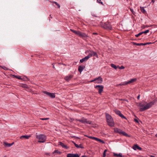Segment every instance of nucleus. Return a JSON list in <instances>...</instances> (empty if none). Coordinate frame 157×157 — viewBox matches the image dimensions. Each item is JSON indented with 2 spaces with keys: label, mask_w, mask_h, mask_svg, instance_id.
<instances>
[{
  "label": "nucleus",
  "mask_w": 157,
  "mask_h": 157,
  "mask_svg": "<svg viewBox=\"0 0 157 157\" xmlns=\"http://www.w3.org/2000/svg\"><path fill=\"white\" fill-rule=\"evenodd\" d=\"M155 101L153 100L148 103L146 102H140L137 104V106L140 108V111L142 112L151 108L155 103Z\"/></svg>",
  "instance_id": "1"
},
{
  "label": "nucleus",
  "mask_w": 157,
  "mask_h": 157,
  "mask_svg": "<svg viewBox=\"0 0 157 157\" xmlns=\"http://www.w3.org/2000/svg\"><path fill=\"white\" fill-rule=\"evenodd\" d=\"M105 116L108 124L110 127L114 126V122L111 116L108 113H106Z\"/></svg>",
  "instance_id": "2"
},
{
  "label": "nucleus",
  "mask_w": 157,
  "mask_h": 157,
  "mask_svg": "<svg viewBox=\"0 0 157 157\" xmlns=\"http://www.w3.org/2000/svg\"><path fill=\"white\" fill-rule=\"evenodd\" d=\"M36 138L38 140V142L40 143L44 142L46 139V136L42 134L36 135Z\"/></svg>",
  "instance_id": "3"
},
{
  "label": "nucleus",
  "mask_w": 157,
  "mask_h": 157,
  "mask_svg": "<svg viewBox=\"0 0 157 157\" xmlns=\"http://www.w3.org/2000/svg\"><path fill=\"white\" fill-rule=\"evenodd\" d=\"M114 132L117 133H119V134L122 135L123 136H125L128 137H129L130 136L125 132L122 131L120 129L117 128H114Z\"/></svg>",
  "instance_id": "4"
},
{
  "label": "nucleus",
  "mask_w": 157,
  "mask_h": 157,
  "mask_svg": "<svg viewBox=\"0 0 157 157\" xmlns=\"http://www.w3.org/2000/svg\"><path fill=\"white\" fill-rule=\"evenodd\" d=\"M73 33H74L75 34L77 35L80 37L82 38H85L87 36V35L84 33H82L80 32L77 30H71Z\"/></svg>",
  "instance_id": "5"
},
{
  "label": "nucleus",
  "mask_w": 157,
  "mask_h": 157,
  "mask_svg": "<svg viewBox=\"0 0 157 157\" xmlns=\"http://www.w3.org/2000/svg\"><path fill=\"white\" fill-rule=\"evenodd\" d=\"M91 82H94L95 83L100 84L101 83L103 82V79L101 77L99 76L98 78H94V80L90 81Z\"/></svg>",
  "instance_id": "6"
},
{
  "label": "nucleus",
  "mask_w": 157,
  "mask_h": 157,
  "mask_svg": "<svg viewBox=\"0 0 157 157\" xmlns=\"http://www.w3.org/2000/svg\"><path fill=\"white\" fill-rule=\"evenodd\" d=\"M76 120L83 124L86 123L89 124H91V121H88L87 119L85 118L84 117H82L80 119H76Z\"/></svg>",
  "instance_id": "7"
},
{
  "label": "nucleus",
  "mask_w": 157,
  "mask_h": 157,
  "mask_svg": "<svg viewBox=\"0 0 157 157\" xmlns=\"http://www.w3.org/2000/svg\"><path fill=\"white\" fill-rule=\"evenodd\" d=\"M102 27L105 29H111L112 27L109 22H107L101 25Z\"/></svg>",
  "instance_id": "8"
},
{
  "label": "nucleus",
  "mask_w": 157,
  "mask_h": 157,
  "mask_svg": "<svg viewBox=\"0 0 157 157\" xmlns=\"http://www.w3.org/2000/svg\"><path fill=\"white\" fill-rule=\"evenodd\" d=\"M94 87L98 90V93L100 94H101L103 91L104 86L102 85H97Z\"/></svg>",
  "instance_id": "9"
},
{
  "label": "nucleus",
  "mask_w": 157,
  "mask_h": 157,
  "mask_svg": "<svg viewBox=\"0 0 157 157\" xmlns=\"http://www.w3.org/2000/svg\"><path fill=\"white\" fill-rule=\"evenodd\" d=\"M114 111L117 114L119 115L121 118L126 119V118L121 113L120 111L116 109L114 110Z\"/></svg>",
  "instance_id": "10"
},
{
  "label": "nucleus",
  "mask_w": 157,
  "mask_h": 157,
  "mask_svg": "<svg viewBox=\"0 0 157 157\" xmlns=\"http://www.w3.org/2000/svg\"><path fill=\"white\" fill-rule=\"evenodd\" d=\"M73 77V75L69 74L68 75L65 76L64 79L67 82H68Z\"/></svg>",
  "instance_id": "11"
},
{
  "label": "nucleus",
  "mask_w": 157,
  "mask_h": 157,
  "mask_svg": "<svg viewBox=\"0 0 157 157\" xmlns=\"http://www.w3.org/2000/svg\"><path fill=\"white\" fill-rule=\"evenodd\" d=\"M79 156L77 154H68L67 155V157H79Z\"/></svg>",
  "instance_id": "12"
},
{
  "label": "nucleus",
  "mask_w": 157,
  "mask_h": 157,
  "mask_svg": "<svg viewBox=\"0 0 157 157\" xmlns=\"http://www.w3.org/2000/svg\"><path fill=\"white\" fill-rule=\"evenodd\" d=\"M136 78L132 79L130 80H129L127 82H125L124 83V84L127 85L128 84H130L131 83H132L135 82V81H136Z\"/></svg>",
  "instance_id": "13"
},
{
  "label": "nucleus",
  "mask_w": 157,
  "mask_h": 157,
  "mask_svg": "<svg viewBox=\"0 0 157 157\" xmlns=\"http://www.w3.org/2000/svg\"><path fill=\"white\" fill-rule=\"evenodd\" d=\"M132 148L135 150H136L137 149H138L139 150H141L142 149V148L137 144L134 145Z\"/></svg>",
  "instance_id": "14"
},
{
  "label": "nucleus",
  "mask_w": 157,
  "mask_h": 157,
  "mask_svg": "<svg viewBox=\"0 0 157 157\" xmlns=\"http://www.w3.org/2000/svg\"><path fill=\"white\" fill-rule=\"evenodd\" d=\"M59 145H60L62 147L65 148L67 149H68L69 148L68 147L65 145L63 143H62V142H59Z\"/></svg>",
  "instance_id": "15"
},
{
  "label": "nucleus",
  "mask_w": 157,
  "mask_h": 157,
  "mask_svg": "<svg viewBox=\"0 0 157 157\" xmlns=\"http://www.w3.org/2000/svg\"><path fill=\"white\" fill-rule=\"evenodd\" d=\"M149 30H146L145 31L140 32L139 33L137 34H136L135 36L136 37H139L143 33H147L149 32Z\"/></svg>",
  "instance_id": "16"
},
{
  "label": "nucleus",
  "mask_w": 157,
  "mask_h": 157,
  "mask_svg": "<svg viewBox=\"0 0 157 157\" xmlns=\"http://www.w3.org/2000/svg\"><path fill=\"white\" fill-rule=\"evenodd\" d=\"M85 67L84 66H79L78 67V71L81 73Z\"/></svg>",
  "instance_id": "17"
},
{
  "label": "nucleus",
  "mask_w": 157,
  "mask_h": 157,
  "mask_svg": "<svg viewBox=\"0 0 157 157\" xmlns=\"http://www.w3.org/2000/svg\"><path fill=\"white\" fill-rule=\"evenodd\" d=\"M73 143H74L75 146L77 148H83L84 147L82 146V145L81 144H80L79 145L78 144H76L74 142H73Z\"/></svg>",
  "instance_id": "18"
},
{
  "label": "nucleus",
  "mask_w": 157,
  "mask_h": 157,
  "mask_svg": "<svg viewBox=\"0 0 157 157\" xmlns=\"http://www.w3.org/2000/svg\"><path fill=\"white\" fill-rule=\"evenodd\" d=\"M13 144V143L11 144H9L6 142H5L4 143V145L6 146L7 147H10Z\"/></svg>",
  "instance_id": "19"
},
{
  "label": "nucleus",
  "mask_w": 157,
  "mask_h": 157,
  "mask_svg": "<svg viewBox=\"0 0 157 157\" xmlns=\"http://www.w3.org/2000/svg\"><path fill=\"white\" fill-rule=\"evenodd\" d=\"M30 136H28V135H23L21 136L20 138L22 139L23 138H25L26 139H29V138L30 137Z\"/></svg>",
  "instance_id": "20"
},
{
  "label": "nucleus",
  "mask_w": 157,
  "mask_h": 157,
  "mask_svg": "<svg viewBox=\"0 0 157 157\" xmlns=\"http://www.w3.org/2000/svg\"><path fill=\"white\" fill-rule=\"evenodd\" d=\"M94 140L102 144H104L105 143L104 142L103 140L96 137H95V138H94Z\"/></svg>",
  "instance_id": "21"
},
{
  "label": "nucleus",
  "mask_w": 157,
  "mask_h": 157,
  "mask_svg": "<svg viewBox=\"0 0 157 157\" xmlns=\"http://www.w3.org/2000/svg\"><path fill=\"white\" fill-rule=\"evenodd\" d=\"M90 52L92 53V56H96L98 57V56L96 52L93 51H90Z\"/></svg>",
  "instance_id": "22"
},
{
  "label": "nucleus",
  "mask_w": 157,
  "mask_h": 157,
  "mask_svg": "<svg viewBox=\"0 0 157 157\" xmlns=\"http://www.w3.org/2000/svg\"><path fill=\"white\" fill-rule=\"evenodd\" d=\"M140 10L144 14H145L146 13V11L144 9L143 7H140Z\"/></svg>",
  "instance_id": "23"
},
{
  "label": "nucleus",
  "mask_w": 157,
  "mask_h": 157,
  "mask_svg": "<svg viewBox=\"0 0 157 157\" xmlns=\"http://www.w3.org/2000/svg\"><path fill=\"white\" fill-rule=\"evenodd\" d=\"M49 96L52 98H54L55 97V94L53 93H50Z\"/></svg>",
  "instance_id": "24"
},
{
  "label": "nucleus",
  "mask_w": 157,
  "mask_h": 157,
  "mask_svg": "<svg viewBox=\"0 0 157 157\" xmlns=\"http://www.w3.org/2000/svg\"><path fill=\"white\" fill-rule=\"evenodd\" d=\"M114 155L115 156L117 157H122V154L121 153H119V154H117V153H114Z\"/></svg>",
  "instance_id": "25"
},
{
  "label": "nucleus",
  "mask_w": 157,
  "mask_h": 157,
  "mask_svg": "<svg viewBox=\"0 0 157 157\" xmlns=\"http://www.w3.org/2000/svg\"><path fill=\"white\" fill-rule=\"evenodd\" d=\"M133 44L134 45H136L137 46H141L144 45L143 43H137L135 42H132Z\"/></svg>",
  "instance_id": "26"
},
{
  "label": "nucleus",
  "mask_w": 157,
  "mask_h": 157,
  "mask_svg": "<svg viewBox=\"0 0 157 157\" xmlns=\"http://www.w3.org/2000/svg\"><path fill=\"white\" fill-rule=\"evenodd\" d=\"M111 66L114 68L115 69H117V66H116V65L114 64H111Z\"/></svg>",
  "instance_id": "27"
},
{
  "label": "nucleus",
  "mask_w": 157,
  "mask_h": 157,
  "mask_svg": "<svg viewBox=\"0 0 157 157\" xmlns=\"http://www.w3.org/2000/svg\"><path fill=\"white\" fill-rule=\"evenodd\" d=\"M87 61L86 60V59L84 57V58H82V59H80V62L82 63L83 62H84V61Z\"/></svg>",
  "instance_id": "28"
},
{
  "label": "nucleus",
  "mask_w": 157,
  "mask_h": 157,
  "mask_svg": "<svg viewBox=\"0 0 157 157\" xmlns=\"http://www.w3.org/2000/svg\"><path fill=\"white\" fill-rule=\"evenodd\" d=\"M13 76L14 77H15V78H17L18 79H21V77L20 76H16V75H13Z\"/></svg>",
  "instance_id": "29"
},
{
  "label": "nucleus",
  "mask_w": 157,
  "mask_h": 157,
  "mask_svg": "<svg viewBox=\"0 0 157 157\" xmlns=\"http://www.w3.org/2000/svg\"><path fill=\"white\" fill-rule=\"evenodd\" d=\"M43 93L48 95V96H49V94L50 93L48 92L47 91H44L43 92Z\"/></svg>",
  "instance_id": "30"
},
{
  "label": "nucleus",
  "mask_w": 157,
  "mask_h": 157,
  "mask_svg": "<svg viewBox=\"0 0 157 157\" xmlns=\"http://www.w3.org/2000/svg\"><path fill=\"white\" fill-rule=\"evenodd\" d=\"M97 2H98V3H100L101 4V5H103L104 4L103 3V2L101 1V0H97Z\"/></svg>",
  "instance_id": "31"
},
{
  "label": "nucleus",
  "mask_w": 157,
  "mask_h": 157,
  "mask_svg": "<svg viewBox=\"0 0 157 157\" xmlns=\"http://www.w3.org/2000/svg\"><path fill=\"white\" fill-rule=\"evenodd\" d=\"M107 150H105L104 151L103 153V157H105L106 156V153L107 151Z\"/></svg>",
  "instance_id": "32"
},
{
  "label": "nucleus",
  "mask_w": 157,
  "mask_h": 157,
  "mask_svg": "<svg viewBox=\"0 0 157 157\" xmlns=\"http://www.w3.org/2000/svg\"><path fill=\"white\" fill-rule=\"evenodd\" d=\"M151 44V42H147V43H143L144 45H146L147 44Z\"/></svg>",
  "instance_id": "33"
},
{
  "label": "nucleus",
  "mask_w": 157,
  "mask_h": 157,
  "mask_svg": "<svg viewBox=\"0 0 157 157\" xmlns=\"http://www.w3.org/2000/svg\"><path fill=\"white\" fill-rule=\"evenodd\" d=\"M119 68L120 69H124V67L123 66H121V67H119Z\"/></svg>",
  "instance_id": "34"
},
{
  "label": "nucleus",
  "mask_w": 157,
  "mask_h": 157,
  "mask_svg": "<svg viewBox=\"0 0 157 157\" xmlns=\"http://www.w3.org/2000/svg\"><path fill=\"white\" fill-rule=\"evenodd\" d=\"M54 153H59L60 152L58 150H55L54 151Z\"/></svg>",
  "instance_id": "35"
},
{
  "label": "nucleus",
  "mask_w": 157,
  "mask_h": 157,
  "mask_svg": "<svg viewBox=\"0 0 157 157\" xmlns=\"http://www.w3.org/2000/svg\"><path fill=\"white\" fill-rule=\"evenodd\" d=\"M86 137H88V138H90V139H94V138H95V137H92V136H86Z\"/></svg>",
  "instance_id": "36"
},
{
  "label": "nucleus",
  "mask_w": 157,
  "mask_h": 157,
  "mask_svg": "<svg viewBox=\"0 0 157 157\" xmlns=\"http://www.w3.org/2000/svg\"><path fill=\"white\" fill-rule=\"evenodd\" d=\"M2 67L4 70H8L7 68L6 67L3 66H2Z\"/></svg>",
  "instance_id": "37"
},
{
  "label": "nucleus",
  "mask_w": 157,
  "mask_h": 157,
  "mask_svg": "<svg viewBox=\"0 0 157 157\" xmlns=\"http://www.w3.org/2000/svg\"><path fill=\"white\" fill-rule=\"evenodd\" d=\"M48 119L49 118H40V119L42 120H48Z\"/></svg>",
  "instance_id": "38"
},
{
  "label": "nucleus",
  "mask_w": 157,
  "mask_h": 157,
  "mask_svg": "<svg viewBox=\"0 0 157 157\" xmlns=\"http://www.w3.org/2000/svg\"><path fill=\"white\" fill-rule=\"evenodd\" d=\"M88 56H89V57L90 58L92 56V53L90 52L88 55Z\"/></svg>",
  "instance_id": "39"
},
{
  "label": "nucleus",
  "mask_w": 157,
  "mask_h": 157,
  "mask_svg": "<svg viewBox=\"0 0 157 157\" xmlns=\"http://www.w3.org/2000/svg\"><path fill=\"white\" fill-rule=\"evenodd\" d=\"M149 0V1H150V0ZM150 1H151L150 3H152V4H153L155 2V0H150Z\"/></svg>",
  "instance_id": "40"
},
{
  "label": "nucleus",
  "mask_w": 157,
  "mask_h": 157,
  "mask_svg": "<svg viewBox=\"0 0 157 157\" xmlns=\"http://www.w3.org/2000/svg\"><path fill=\"white\" fill-rule=\"evenodd\" d=\"M85 58L86 60H87L90 58V57L88 55L87 56L85 57Z\"/></svg>",
  "instance_id": "41"
},
{
  "label": "nucleus",
  "mask_w": 157,
  "mask_h": 157,
  "mask_svg": "<svg viewBox=\"0 0 157 157\" xmlns=\"http://www.w3.org/2000/svg\"><path fill=\"white\" fill-rule=\"evenodd\" d=\"M131 11L132 12V13L133 14H134L135 12L132 9H131Z\"/></svg>",
  "instance_id": "42"
},
{
  "label": "nucleus",
  "mask_w": 157,
  "mask_h": 157,
  "mask_svg": "<svg viewBox=\"0 0 157 157\" xmlns=\"http://www.w3.org/2000/svg\"><path fill=\"white\" fill-rule=\"evenodd\" d=\"M134 121L136 122H137V123H138V120L136 119H134Z\"/></svg>",
  "instance_id": "43"
},
{
  "label": "nucleus",
  "mask_w": 157,
  "mask_h": 157,
  "mask_svg": "<svg viewBox=\"0 0 157 157\" xmlns=\"http://www.w3.org/2000/svg\"><path fill=\"white\" fill-rule=\"evenodd\" d=\"M53 3H55V4H56L57 6V5H58V4H58V3L57 2H53Z\"/></svg>",
  "instance_id": "44"
},
{
  "label": "nucleus",
  "mask_w": 157,
  "mask_h": 157,
  "mask_svg": "<svg viewBox=\"0 0 157 157\" xmlns=\"http://www.w3.org/2000/svg\"><path fill=\"white\" fill-rule=\"evenodd\" d=\"M124 84V83H121L119 85H121V86H122V85H125L124 84Z\"/></svg>",
  "instance_id": "45"
},
{
  "label": "nucleus",
  "mask_w": 157,
  "mask_h": 157,
  "mask_svg": "<svg viewBox=\"0 0 157 157\" xmlns=\"http://www.w3.org/2000/svg\"><path fill=\"white\" fill-rule=\"evenodd\" d=\"M70 119H71V120L70 121H72L74 120V119L71 118Z\"/></svg>",
  "instance_id": "46"
},
{
  "label": "nucleus",
  "mask_w": 157,
  "mask_h": 157,
  "mask_svg": "<svg viewBox=\"0 0 157 157\" xmlns=\"http://www.w3.org/2000/svg\"><path fill=\"white\" fill-rule=\"evenodd\" d=\"M140 95H139L137 97V98L138 99H139V98H140Z\"/></svg>",
  "instance_id": "47"
},
{
  "label": "nucleus",
  "mask_w": 157,
  "mask_h": 157,
  "mask_svg": "<svg viewBox=\"0 0 157 157\" xmlns=\"http://www.w3.org/2000/svg\"><path fill=\"white\" fill-rule=\"evenodd\" d=\"M81 157H87V156L85 155H83Z\"/></svg>",
  "instance_id": "48"
},
{
  "label": "nucleus",
  "mask_w": 157,
  "mask_h": 157,
  "mask_svg": "<svg viewBox=\"0 0 157 157\" xmlns=\"http://www.w3.org/2000/svg\"><path fill=\"white\" fill-rule=\"evenodd\" d=\"M57 6H58V7L59 8L60 7V6L59 4Z\"/></svg>",
  "instance_id": "49"
},
{
  "label": "nucleus",
  "mask_w": 157,
  "mask_h": 157,
  "mask_svg": "<svg viewBox=\"0 0 157 157\" xmlns=\"http://www.w3.org/2000/svg\"><path fill=\"white\" fill-rule=\"evenodd\" d=\"M150 157H155V156H153V155H151L150 156Z\"/></svg>",
  "instance_id": "50"
},
{
  "label": "nucleus",
  "mask_w": 157,
  "mask_h": 157,
  "mask_svg": "<svg viewBox=\"0 0 157 157\" xmlns=\"http://www.w3.org/2000/svg\"><path fill=\"white\" fill-rule=\"evenodd\" d=\"M53 68H54H54H55V66H54V65H53Z\"/></svg>",
  "instance_id": "51"
},
{
  "label": "nucleus",
  "mask_w": 157,
  "mask_h": 157,
  "mask_svg": "<svg viewBox=\"0 0 157 157\" xmlns=\"http://www.w3.org/2000/svg\"><path fill=\"white\" fill-rule=\"evenodd\" d=\"M94 34H97V33H93Z\"/></svg>",
  "instance_id": "52"
},
{
  "label": "nucleus",
  "mask_w": 157,
  "mask_h": 157,
  "mask_svg": "<svg viewBox=\"0 0 157 157\" xmlns=\"http://www.w3.org/2000/svg\"><path fill=\"white\" fill-rule=\"evenodd\" d=\"M155 136L156 137H157V134H156Z\"/></svg>",
  "instance_id": "53"
},
{
  "label": "nucleus",
  "mask_w": 157,
  "mask_h": 157,
  "mask_svg": "<svg viewBox=\"0 0 157 157\" xmlns=\"http://www.w3.org/2000/svg\"><path fill=\"white\" fill-rule=\"evenodd\" d=\"M147 28V27H144V28H143L144 29V28Z\"/></svg>",
  "instance_id": "54"
},
{
  "label": "nucleus",
  "mask_w": 157,
  "mask_h": 157,
  "mask_svg": "<svg viewBox=\"0 0 157 157\" xmlns=\"http://www.w3.org/2000/svg\"><path fill=\"white\" fill-rule=\"evenodd\" d=\"M4 157H7L5 156Z\"/></svg>",
  "instance_id": "55"
}]
</instances>
